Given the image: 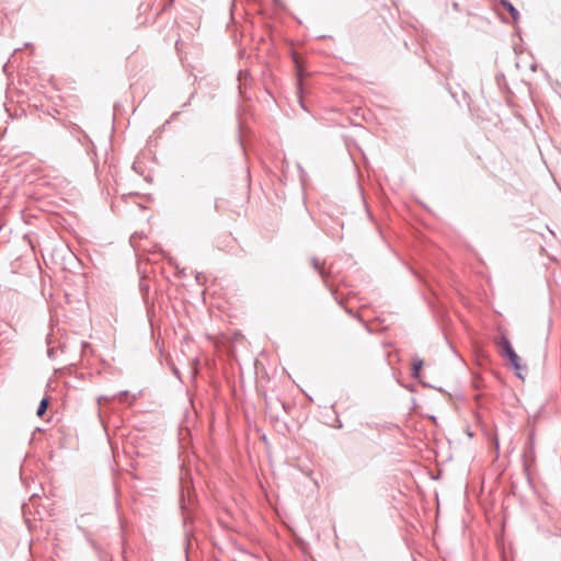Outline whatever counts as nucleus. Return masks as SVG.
<instances>
[{"label":"nucleus","instance_id":"f257e3e1","mask_svg":"<svg viewBox=\"0 0 561 561\" xmlns=\"http://www.w3.org/2000/svg\"><path fill=\"white\" fill-rule=\"evenodd\" d=\"M293 59H294V62H295V70H296V76H297V79H298V83L300 85L301 84V80H302V78L305 76L304 64H302L301 58L297 54L293 55Z\"/></svg>","mask_w":561,"mask_h":561},{"label":"nucleus","instance_id":"f03ea898","mask_svg":"<svg viewBox=\"0 0 561 561\" xmlns=\"http://www.w3.org/2000/svg\"><path fill=\"white\" fill-rule=\"evenodd\" d=\"M47 407H48V400L47 399H43L41 401V403H39L38 409H37V415L39 417H42L45 414V412L47 410Z\"/></svg>","mask_w":561,"mask_h":561},{"label":"nucleus","instance_id":"7ed1b4c3","mask_svg":"<svg viewBox=\"0 0 561 561\" xmlns=\"http://www.w3.org/2000/svg\"><path fill=\"white\" fill-rule=\"evenodd\" d=\"M510 360L516 370L520 369L519 356L515 352H512Z\"/></svg>","mask_w":561,"mask_h":561},{"label":"nucleus","instance_id":"20e7f679","mask_svg":"<svg viewBox=\"0 0 561 561\" xmlns=\"http://www.w3.org/2000/svg\"><path fill=\"white\" fill-rule=\"evenodd\" d=\"M422 365H423L422 360H417V362L413 363V370H414L415 376L419 375V371L421 370Z\"/></svg>","mask_w":561,"mask_h":561},{"label":"nucleus","instance_id":"39448f33","mask_svg":"<svg viewBox=\"0 0 561 561\" xmlns=\"http://www.w3.org/2000/svg\"><path fill=\"white\" fill-rule=\"evenodd\" d=\"M508 11L514 20L518 19V12L515 10V8L512 4H507Z\"/></svg>","mask_w":561,"mask_h":561},{"label":"nucleus","instance_id":"423d86ee","mask_svg":"<svg viewBox=\"0 0 561 561\" xmlns=\"http://www.w3.org/2000/svg\"><path fill=\"white\" fill-rule=\"evenodd\" d=\"M505 351L508 357L511 358V354L512 352H514V350L512 348L511 344L507 341H505Z\"/></svg>","mask_w":561,"mask_h":561}]
</instances>
